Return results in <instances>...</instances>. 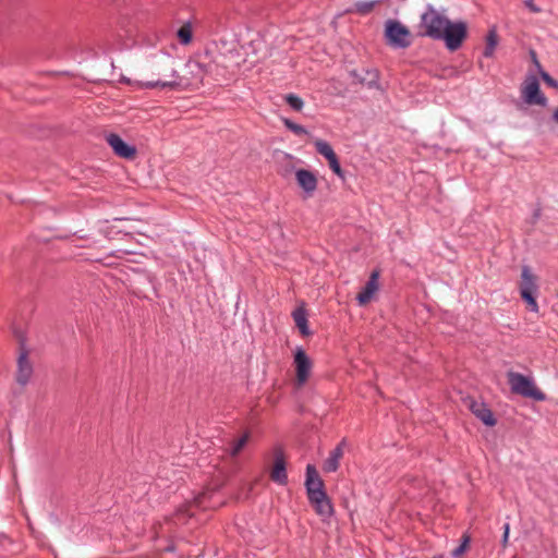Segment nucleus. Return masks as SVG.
Instances as JSON below:
<instances>
[{"instance_id": "1", "label": "nucleus", "mask_w": 558, "mask_h": 558, "mask_svg": "<svg viewBox=\"0 0 558 558\" xmlns=\"http://www.w3.org/2000/svg\"><path fill=\"white\" fill-rule=\"evenodd\" d=\"M305 489L308 501L316 514L320 517L323 521L329 520L333 515V506L314 464L306 465Z\"/></svg>"}, {"instance_id": "16", "label": "nucleus", "mask_w": 558, "mask_h": 558, "mask_svg": "<svg viewBox=\"0 0 558 558\" xmlns=\"http://www.w3.org/2000/svg\"><path fill=\"white\" fill-rule=\"evenodd\" d=\"M270 478L279 484V485H287L288 483V474H287V468H286V461L282 456V453H277L275 457V463L272 471L270 473Z\"/></svg>"}, {"instance_id": "35", "label": "nucleus", "mask_w": 558, "mask_h": 558, "mask_svg": "<svg viewBox=\"0 0 558 558\" xmlns=\"http://www.w3.org/2000/svg\"><path fill=\"white\" fill-rule=\"evenodd\" d=\"M166 61H167L168 63H173V61H172L170 58H166Z\"/></svg>"}, {"instance_id": "3", "label": "nucleus", "mask_w": 558, "mask_h": 558, "mask_svg": "<svg viewBox=\"0 0 558 558\" xmlns=\"http://www.w3.org/2000/svg\"><path fill=\"white\" fill-rule=\"evenodd\" d=\"M449 19L433 4H426L418 23V35L437 40Z\"/></svg>"}, {"instance_id": "11", "label": "nucleus", "mask_w": 558, "mask_h": 558, "mask_svg": "<svg viewBox=\"0 0 558 558\" xmlns=\"http://www.w3.org/2000/svg\"><path fill=\"white\" fill-rule=\"evenodd\" d=\"M33 365L28 359V351L25 348L24 342H22L21 352L17 356V365H16V383L21 387H25L32 379L33 376Z\"/></svg>"}, {"instance_id": "20", "label": "nucleus", "mask_w": 558, "mask_h": 558, "mask_svg": "<svg viewBox=\"0 0 558 558\" xmlns=\"http://www.w3.org/2000/svg\"><path fill=\"white\" fill-rule=\"evenodd\" d=\"M183 82L174 81L173 77L169 81H147L143 83V86L145 88H155V87H161V88H170V89H178V85H182Z\"/></svg>"}, {"instance_id": "14", "label": "nucleus", "mask_w": 558, "mask_h": 558, "mask_svg": "<svg viewBox=\"0 0 558 558\" xmlns=\"http://www.w3.org/2000/svg\"><path fill=\"white\" fill-rule=\"evenodd\" d=\"M295 179L299 186L303 190L304 196H313L318 183L316 175L310 170L298 169L295 171Z\"/></svg>"}, {"instance_id": "36", "label": "nucleus", "mask_w": 558, "mask_h": 558, "mask_svg": "<svg viewBox=\"0 0 558 558\" xmlns=\"http://www.w3.org/2000/svg\"><path fill=\"white\" fill-rule=\"evenodd\" d=\"M434 558H444L442 556H437V557H434Z\"/></svg>"}, {"instance_id": "29", "label": "nucleus", "mask_w": 558, "mask_h": 558, "mask_svg": "<svg viewBox=\"0 0 558 558\" xmlns=\"http://www.w3.org/2000/svg\"><path fill=\"white\" fill-rule=\"evenodd\" d=\"M469 542L470 538L468 536H464L462 543L456 549L452 550V557L458 558L459 556H461L465 551Z\"/></svg>"}, {"instance_id": "6", "label": "nucleus", "mask_w": 558, "mask_h": 558, "mask_svg": "<svg viewBox=\"0 0 558 558\" xmlns=\"http://www.w3.org/2000/svg\"><path fill=\"white\" fill-rule=\"evenodd\" d=\"M468 34L466 23L463 21L447 22L444 31L437 40H444L448 50L456 51L459 49Z\"/></svg>"}, {"instance_id": "33", "label": "nucleus", "mask_w": 558, "mask_h": 558, "mask_svg": "<svg viewBox=\"0 0 558 558\" xmlns=\"http://www.w3.org/2000/svg\"><path fill=\"white\" fill-rule=\"evenodd\" d=\"M551 122H554L556 125H558V107L555 108L551 114Z\"/></svg>"}, {"instance_id": "21", "label": "nucleus", "mask_w": 558, "mask_h": 558, "mask_svg": "<svg viewBox=\"0 0 558 558\" xmlns=\"http://www.w3.org/2000/svg\"><path fill=\"white\" fill-rule=\"evenodd\" d=\"M178 39L181 45H189L193 38V31L191 22L184 23L177 32Z\"/></svg>"}, {"instance_id": "32", "label": "nucleus", "mask_w": 558, "mask_h": 558, "mask_svg": "<svg viewBox=\"0 0 558 558\" xmlns=\"http://www.w3.org/2000/svg\"><path fill=\"white\" fill-rule=\"evenodd\" d=\"M510 525L509 523L504 524L502 545L506 546L509 538Z\"/></svg>"}, {"instance_id": "2", "label": "nucleus", "mask_w": 558, "mask_h": 558, "mask_svg": "<svg viewBox=\"0 0 558 558\" xmlns=\"http://www.w3.org/2000/svg\"><path fill=\"white\" fill-rule=\"evenodd\" d=\"M217 64L210 61H205L202 58L191 59L186 62L185 69L190 76H181L179 73L171 68L170 77L174 81L183 82L182 85H178V89L187 87L199 86L207 75H213L216 71Z\"/></svg>"}, {"instance_id": "23", "label": "nucleus", "mask_w": 558, "mask_h": 558, "mask_svg": "<svg viewBox=\"0 0 558 558\" xmlns=\"http://www.w3.org/2000/svg\"><path fill=\"white\" fill-rule=\"evenodd\" d=\"M315 148L318 154L324 156L327 160L336 155L335 150L332 149L331 145L323 140L315 141Z\"/></svg>"}, {"instance_id": "24", "label": "nucleus", "mask_w": 558, "mask_h": 558, "mask_svg": "<svg viewBox=\"0 0 558 558\" xmlns=\"http://www.w3.org/2000/svg\"><path fill=\"white\" fill-rule=\"evenodd\" d=\"M248 439L250 433L246 432L238 440L233 441L229 450L230 456L236 457L244 448V446L247 444Z\"/></svg>"}, {"instance_id": "7", "label": "nucleus", "mask_w": 558, "mask_h": 558, "mask_svg": "<svg viewBox=\"0 0 558 558\" xmlns=\"http://www.w3.org/2000/svg\"><path fill=\"white\" fill-rule=\"evenodd\" d=\"M385 37L392 48L405 49L411 46V34L407 26L396 20H388L385 25Z\"/></svg>"}, {"instance_id": "31", "label": "nucleus", "mask_w": 558, "mask_h": 558, "mask_svg": "<svg viewBox=\"0 0 558 558\" xmlns=\"http://www.w3.org/2000/svg\"><path fill=\"white\" fill-rule=\"evenodd\" d=\"M524 5L533 13H538L541 12V8L537 7L533 0H525L524 1Z\"/></svg>"}, {"instance_id": "30", "label": "nucleus", "mask_w": 558, "mask_h": 558, "mask_svg": "<svg viewBox=\"0 0 558 558\" xmlns=\"http://www.w3.org/2000/svg\"><path fill=\"white\" fill-rule=\"evenodd\" d=\"M541 77L548 86L558 88V81L551 77L547 72L541 71Z\"/></svg>"}, {"instance_id": "9", "label": "nucleus", "mask_w": 558, "mask_h": 558, "mask_svg": "<svg viewBox=\"0 0 558 558\" xmlns=\"http://www.w3.org/2000/svg\"><path fill=\"white\" fill-rule=\"evenodd\" d=\"M349 75L352 78L353 84L365 86L368 89L384 92L380 84V73L376 68H366L362 71L354 69L349 72Z\"/></svg>"}, {"instance_id": "19", "label": "nucleus", "mask_w": 558, "mask_h": 558, "mask_svg": "<svg viewBox=\"0 0 558 558\" xmlns=\"http://www.w3.org/2000/svg\"><path fill=\"white\" fill-rule=\"evenodd\" d=\"M294 323L299 328L300 332L304 336L310 335L308 326H307V317L306 312L303 308H296L292 313Z\"/></svg>"}, {"instance_id": "27", "label": "nucleus", "mask_w": 558, "mask_h": 558, "mask_svg": "<svg viewBox=\"0 0 558 558\" xmlns=\"http://www.w3.org/2000/svg\"><path fill=\"white\" fill-rule=\"evenodd\" d=\"M380 0H374V1H360L355 3V10L360 14H367L369 13L374 7L379 3Z\"/></svg>"}, {"instance_id": "26", "label": "nucleus", "mask_w": 558, "mask_h": 558, "mask_svg": "<svg viewBox=\"0 0 558 558\" xmlns=\"http://www.w3.org/2000/svg\"><path fill=\"white\" fill-rule=\"evenodd\" d=\"M286 101L295 111H301L304 107L303 99L295 94H288Z\"/></svg>"}, {"instance_id": "4", "label": "nucleus", "mask_w": 558, "mask_h": 558, "mask_svg": "<svg viewBox=\"0 0 558 558\" xmlns=\"http://www.w3.org/2000/svg\"><path fill=\"white\" fill-rule=\"evenodd\" d=\"M507 376L512 392L525 398H532L535 401H544L546 399L545 393L536 388L532 378L515 372H509Z\"/></svg>"}, {"instance_id": "18", "label": "nucleus", "mask_w": 558, "mask_h": 558, "mask_svg": "<svg viewBox=\"0 0 558 558\" xmlns=\"http://www.w3.org/2000/svg\"><path fill=\"white\" fill-rule=\"evenodd\" d=\"M343 445L344 441L342 440L330 451L329 457L325 460L323 464V469L325 472L332 473L338 470L340 459L343 456Z\"/></svg>"}, {"instance_id": "34", "label": "nucleus", "mask_w": 558, "mask_h": 558, "mask_svg": "<svg viewBox=\"0 0 558 558\" xmlns=\"http://www.w3.org/2000/svg\"><path fill=\"white\" fill-rule=\"evenodd\" d=\"M531 56H532V58H533V60H534L535 64H536L537 66H539V63H538L537 58H536V53H535L534 51H531Z\"/></svg>"}, {"instance_id": "15", "label": "nucleus", "mask_w": 558, "mask_h": 558, "mask_svg": "<svg viewBox=\"0 0 558 558\" xmlns=\"http://www.w3.org/2000/svg\"><path fill=\"white\" fill-rule=\"evenodd\" d=\"M469 409L486 426L496 425L494 413L484 401L472 399L469 402Z\"/></svg>"}, {"instance_id": "28", "label": "nucleus", "mask_w": 558, "mask_h": 558, "mask_svg": "<svg viewBox=\"0 0 558 558\" xmlns=\"http://www.w3.org/2000/svg\"><path fill=\"white\" fill-rule=\"evenodd\" d=\"M328 163H329V167L333 171L335 174H337L339 178H343L344 177L337 155H335L331 158H329L328 159Z\"/></svg>"}, {"instance_id": "12", "label": "nucleus", "mask_w": 558, "mask_h": 558, "mask_svg": "<svg viewBox=\"0 0 558 558\" xmlns=\"http://www.w3.org/2000/svg\"><path fill=\"white\" fill-rule=\"evenodd\" d=\"M206 498L207 493H201L192 500H189L184 505L180 506L174 514L175 522L186 523L187 519L194 515L193 508H206Z\"/></svg>"}, {"instance_id": "8", "label": "nucleus", "mask_w": 558, "mask_h": 558, "mask_svg": "<svg viewBox=\"0 0 558 558\" xmlns=\"http://www.w3.org/2000/svg\"><path fill=\"white\" fill-rule=\"evenodd\" d=\"M521 97L526 105H537L546 107L548 99L541 90L539 82L536 76L527 75L521 85Z\"/></svg>"}, {"instance_id": "10", "label": "nucleus", "mask_w": 558, "mask_h": 558, "mask_svg": "<svg viewBox=\"0 0 558 558\" xmlns=\"http://www.w3.org/2000/svg\"><path fill=\"white\" fill-rule=\"evenodd\" d=\"M294 365L298 386H303L310 378L313 367L312 360L302 347H298L294 352Z\"/></svg>"}, {"instance_id": "25", "label": "nucleus", "mask_w": 558, "mask_h": 558, "mask_svg": "<svg viewBox=\"0 0 558 558\" xmlns=\"http://www.w3.org/2000/svg\"><path fill=\"white\" fill-rule=\"evenodd\" d=\"M282 123L289 131H291L295 135H306L307 134V130L303 125L298 124L288 118H282Z\"/></svg>"}, {"instance_id": "22", "label": "nucleus", "mask_w": 558, "mask_h": 558, "mask_svg": "<svg viewBox=\"0 0 558 558\" xmlns=\"http://www.w3.org/2000/svg\"><path fill=\"white\" fill-rule=\"evenodd\" d=\"M498 38L495 29L489 31L486 37V47L483 51L485 58H492L494 56Z\"/></svg>"}, {"instance_id": "17", "label": "nucleus", "mask_w": 558, "mask_h": 558, "mask_svg": "<svg viewBox=\"0 0 558 558\" xmlns=\"http://www.w3.org/2000/svg\"><path fill=\"white\" fill-rule=\"evenodd\" d=\"M377 290H378V272L374 271L369 276L368 281L366 282V284L364 286L362 291L357 294L356 301L359 302L360 305H364V304L368 303Z\"/></svg>"}, {"instance_id": "5", "label": "nucleus", "mask_w": 558, "mask_h": 558, "mask_svg": "<svg viewBox=\"0 0 558 558\" xmlns=\"http://www.w3.org/2000/svg\"><path fill=\"white\" fill-rule=\"evenodd\" d=\"M537 291L536 276L531 271L529 266H523L521 271L520 295L532 313H538L539 311L535 296Z\"/></svg>"}, {"instance_id": "13", "label": "nucleus", "mask_w": 558, "mask_h": 558, "mask_svg": "<svg viewBox=\"0 0 558 558\" xmlns=\"http://www.w3.org/2000/svg\"><path fill=\"white\" fill-rule=\"evenodd\" d=\"M106 141L112 148L113 153L122 158L132 159L136 155V148L133 145L125 143L120 135L109 133L106 135Z\"/></svg>"}]
</instances>
